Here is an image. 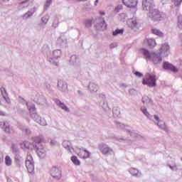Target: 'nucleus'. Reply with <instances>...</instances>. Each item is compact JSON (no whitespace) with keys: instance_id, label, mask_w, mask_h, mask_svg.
<instances>
[{"instance_id":"obj_24","label":"nucleus","mask_w":182,"mask_h":182,"mask_svg":"<svg viewBox=\"0 0 182 182\" xmlns=\"http://www.w3.org/2000/svg\"><path fill=\"white\" fill-rule=\"evenodd\" d=\"M129 173L132 176H137V174H139V170H137V169H136L134 168H131L129 169Z\"/></svg>"},{"instance_id":"obj_20","label":"nucleus","mask_w":182,"mask_h":182,"mask_svg":"<svg viewBox=\"0 0 182 182\" xmlns=\"http://www.w3.org/2000/svg\"><path fill=\"white\" fill-rule=\"evenodd\" d=\"M124 32V29H116L114 31L112 32L113 36H117V35H123V33Z\"/></svg>"},{"instance_id":"obj_14","label":"nucleus","mask_w":182,"mask_h":182,"mask_svg":"<svg viewBox=\"0 0 182 182\" xmlns=\"http://www.w3.org/2000/svg\"><path fill=\"white\" fill-rule=\"evenodd\" d=\"M78 156L79 157H80V159H89L90 153H89V151H87V150H80L78 153Z\"/></svg>"},{"instance_id":"obj_41","label":"nucleus","mask_w":182,"mask_h":182,"mask_svg":"<svg viewBox=\"0 0 182 182\" xmlns=\"http://www.w3.org/2000/svg\"><path fill=\"white\" fill-rule=\"evenodd\" d=\"M162 4H167L168 2V0H161Z\"/></svg>"},{"instance_id":"obj_16","label":"nucleus","mask_w":182,"mask_h":182,"mask_svg":"<svg viewBox=\"0 0 182 182\" xmlns=\"http://www.w3.org/2000/svg\"><path fill=\"white\" fill-rule=\"evenodd\" d=\"M56 104L58 105V106L61 107L63 110H65V112H69V108H68L67 106L65 104H63L62 102L57 100Z\"/></svg>"},{"instance_id":"obj_38","label":"nucleus","mask_w":182,"mask_h":182,"mask_svg":"<svg viewBox=\"0 0 182 182\" xmlns=\"http://www.w3.org/2000/svg\"><path fill=\"white\" fill-rule=\"evenodd\" d=\"M119 9H122V6H117L115 8V12H119Z\"/></svg>"},{"instance_id":"obj_42","label":"nucleus","mask_w":182,"mask_h":182,"mask_svg":"<svg viewBox=\"0 0 182 182\" xmlns=\"http://www.w3.org/2000/svg\"><path fill=\"white\" fill-rule=\"evenodd\" d=\"M132 23H133L134 26H136V24L137 23V21H136V20L132 21Z\"/></svg>"},{"instance_id":"obj_39","label":"nucleus","mask_w":182,"mask_h":182,"mask_svg":"<svg viewBox=\"0 0 182 182\" xmlns=\"http://www.w3.org/2000/svg\"><path fill=\"white\" fill-rule=\"evenodd\" d=\"M25 132H26V134H31V130H29V129H26Z\"/></svg>"},{"instance_id":"obj_9","label":"nucleus","mask_w":182,"mask_h":182,"mask_svg":"<svg viewBox=\"0 0 182 182\" xmlns=\"http://www.w3.org/2000/svg\"><path fill=\"white\" fill-rule=\"evenodd\" d=\"M161 56L162 55L159 54V53H154L151 60H152L155 65H157V63H161V61L163 60Z\"/></svg>"},{"instance_id":"obj_13","label":"nucleus","mask_w":182,"mask_h":182,"mask_svg":"<svg viewBox=\"0 0 182 182\" xmlns=\"http://www.w3.org/2000/svg\"><path fill=\"white\" fill-rule=\"evenodd\" d=\"M144 42V43H148V46L150 48H154L157 45L156 40L154 38H146Z\"/></svg>"},{"instance_id":"obj_4","label":"nucleus","mask_w":182,"mask_h":182,"mask_svg":"<svg viewBox=\"0 0 182 182\" xmlns=\"http://www.w3.org/2000/svg\"><path fill=\"white\" fill-rule=\"evenodd\" d=\"M50 174L55 180H60L62 178V170L58 167L53 166L50 170Z\"/></svg>"},{"instance_id":"obj_25","label":"nucleus","mask_w":182,"mask_h":182,"mask_svg":"<svg viewBox=\"0 0 182 182\" xmlns=\"http://www.w3.org/2000/svg\"><path fill=\"white\" fill-rule=\"evenodd\" d=\"M178 27L182 31V15L178 17Z\"/></svg>"},{"instance_id":"obj_15","label":"nucleus","mask_w":182,"mask_h":182,"mask_svg":"<svg viewBox=\"0 0 182 182\" xmlns=\"http://www.w3.org/2000/svg\"><path fill=\"white\" fill-rule=\"evenodd\" d=\"M151 32V33H153V35L159 36V38H163V36H164V33L161 32V31L156 28H152Z\"/></svg>"},{"instance_id":"obj_26","label":"nucleus","mask_w":182,"mask_h":182,"mask_svg":"<svg viewBox=\"0 0 182 182\" xmlns=\"http://www.w3.org/2000/svg\"><path fill=\"white\" fill-rule=\"evenodd\" d=\"M93 22V20L87 19L85 21L86 28H90L92 26V23Z\"/></svg>"},{"instance_id":"obj_43","label":"nucleus","mask_w":182,"mask_h":182,"mask_svg":"<svg viewBox=\"0 0 182 182\" xmlns=\"http://www.w3.org/2000/svg\"><path fill=\"white\" fill-rule=\"evenodd\" d=\"M0 116H5V112L0 111Z\"/></svg>"},{"instance_id":"obj_21","label":"nucleus","mask_w":182,"mask_h":182,"mask_svg":"<svg viewBox=\"0 0 182 182\" xmlns=\"http://www.w3.org/2000/svg\"><path fill=\"white\" fill-rule=\"evenodd\" d=\"M71 161H73V163L75 165V166H80V161H79L77 159V156H72L71 157Z\"/></svg>"},{"instance_id":"obj_2","label":"nucleus","mask_w":182,"mask_h":182,"mask_svg":"<svg viewBox=\"0 0 182 182\" xmlns=\"http://www.w3.org/2000/svg\"><path fill=\"white\" fill-rule=\"evenodd\" d=\"M147 16L154 22H160V21H163V15L161 14V12L157 9H154V7L149 10Z\"/></svg>"},{"instance_id":"obj_29","label":"nucleus","mask_w":182,"mask_h":182,"mask_svg":"<svg viewBox=\"0 0 182 182\" xmlns=\"http://www.w3.org/2000/svg\"><path fill=\"white\" fill-rule=\"evenodd\" d=\"M172 2L175 6H180V5H181L182 0H172Z\"/></svg>"},{"instance_id":"obj_19","label":"nucleus","mask_w":182,"mask_h":182,"mask_svg":"<svg viewBox=\"0 0 182 182\" xmlns=\"http://www.w3.org/2000/svg\"><path fill=\"white\" fill-rule=\"evenodd\" d=\"M58 86L60 87V90H63V87L65 89H68V85H66V84H65V82L62 80L58 81Z\"/></svg>"},{"instance_id":"obj_44","label":"nucleus","mask_w":182,"mask_h":182,"mask_svg":"<svg viewBox=\"0 0 182 182\" xmlns=\"http://www.w3.org/2000/svg\"><path fill=\"white\" fill-rule=\"evenodd\" d=\"M28 110H30V111H31V110H35V107L33 106V107H32L31 108H29V107H28Z\"/></svg>"},{"instance_id":"obj_10","label":"nucleus","mask_w":182,"mask_h":182,"mask_svg":"<svg viewBox=\"0 0 182 182\" xmlns=\"http://www.w3.org/2000/svg\"><path fill=\"white\" fill-rule=\"evenodd\" d=\"M164 68L167 70H171V72H173L174 73H177V72H178V69H177V68L168 62L164 63Z\"/></svg>"},{"instance_id":"obj_5","label":"nucleus","mask_w":182,"mask_h":182,"mask_svg":"<svg viewBox=\"0 0 182 182\" xmlns=\"http://www.w3.org/2000/svg\"><path fill=\"white\" fill-rule=\"evenodd\" d=\"M158 53L165 58L168 56V53H170V46L167 43L162 44L161 48L159 49Z\"/></svg>"},{"instance_id":"obj_11","label":"nucleus","mask_w":182,"mask_h":182,"mask_svg":"<svg viewBox=\"0 0 182 182\" xmlns=\"http://www.w3.org/2000/svg\"><path fill=\"white\" fill-rule=\"evenodd\" d=\"M0 126L1 129H4L6 133H9V134L14 133V129H11L6 122H1Z\"/></svg>"},{"instance_id":"obj_34","label":"nucleus","mask_w":182,"mask_h":182,"mask_svg":"<svg viewBox=\"0 0 182 182\" xmlns=\"http://www.w3.org/2000/svg\"><path fill=\"white\" fill-rule=\"evenodd\" d=\"M134 75H136V76H138V77H141V76H143V74L139 72H135Z\"/></svg>"},{"instance_id":"obj_45","label":"nucleus","mask_w":182,"mask_h":182,"mask_svg":"<svg viewBox=\"0 0 182 182\" xmlns=\"http://www.w3.org/2000/svg\"><path fill=\"white\" fill-rule=\"evenodd\" d=\"M100 15H105V12H100Z\"/></svg>"},{"instance_id":"obj_17","label":"nucleus","mask_w":182,"mask_h":182,"mask_svg":"<svg viewBox=\"0 0 182 182\" xmlns=\"http://www.w3.org/2000/svg\"><path fill=\"white\" fill-rule=\"evenodd\" d=\"M101 151L103 154H109V153H110V151H112V149L110 148H109L108 146H103L101 148Z\"/></svg>"},{"instance_id":"obj_30","label":"nucleus","mask_w":182,"mask_h":182,"mask_svg":"<svg viewBox=\"0 0 182 182\" xmlns=\"http://www.w3.org/2000/svg\"><path fill=\"white\" fill-rule=\"evenodd\" d=\"M53 55L54 58H55V59H58V58H59V56L60 55V51L54 50L53 53Z\"/></svg>"},{"instance_id":"obj_1","label":"nucleus","mask_w":182,"mask_h":182,"mask_svg":"<svg viewBox=\"0 0 182 182\" xmlns=\"http://www.w3.org/2000/svg\"><path fill=\"white\" fill-rule=\"evenodd\" d=\"M31 144L28 141H24L21 144V149H31L33 146L34 149H36L38 156H45V149L42 148V143H46V140L43 136H33L31 138Z\"/></svg>"},{"instance_id":"obj_28","label":"nucleus","mask_w":182,"mask_h":182,"mask_svg":"<svg viewBox=\"0 0 182 182\" xmlns=\"http://www.w3.org/2000/svg\"><path fill=\"white\" fill-rule=\"evenodd\" d=\"M141 110L142 113H144V114L146 116V117H149V116H150V114L147 111L146 107H141Z\"/></svg>"},{"instance_id":"obj_35","label":"nucleus","mask_w":182,"mask_h":182,"mask_svg":"<svg viewBox=\"0 0 182 182\" xmlns=\"http://www.w3.org/2000/svg\"><path fill=\"white\" fill-rule=\"evenodd\" d=\"M52 4V0H48L46 3V6H49Z\"/></svg>"},{"instance_id":"obj_48","label":"nucleus","mask_w":182,"mask_h":182,"mask_svg":"<svg viewBox=\"0 0 182 182\" xmlns=\"http://www.w3.org/2000/svg\"><path fill=\"white\" fill-rule=\"evenodd\" d=\"M102 25H105V21H102Z\"/></svg>"},{"instance_id":"obj_12","label":"nucleus","mask_w":182,"mask_h":182,"mask_svg":"<svg viewBox=\"0 0 182 182\" xmlns=\"http://www.w3.org/2000/svg\"><path fill=\"white\" fill-rule=\"evenodd\" d=\"M140 52L142 55H144L146 59H151V58H153V53H150V51L146 48H141Z\"/></svg>"},{"instance_id":"obj_27","label":"nucleus","mask_w":182,"mask_h":182,"mask_svg":"<svg viewBox=\"0 0 182 182\" xmlns=\"http://www.w3.org/2000/svg\"><path fill=\"white\" fill-rule=\"evenodd\" d=\"M0 90L3 97H5V96H8V93L6 92V90L5 89V87H1L0 88Z\"/></svg>"},{"instance_id":"obj_32","label":"nucleus","mask_w":182,"mask_h":182,"mask_svg":"<svg viewBox=\"0 0 182 182\" xmlns=\"http://www.w3.org/2000/svg\"><path fill=\"white\" fill-rule=\"evenodd\" d=\"M42 22H43V23H46V22H48V21H49V17L48 16H44L41 18Z\"/></svg>"},{"instance_id":"obj_33","label":"nucleus","mask_w":182,"mask_h":182,"mask_svg":"<svg viewBox=\"0 0 182 182\" xmlns=\"http://www.w3.org/2000/svg\"><path fill=\"white\" fill-rule=\"evenodd\" d=\"M4 100H6V103H11V99H9L7 96L3 97Z\"/></svg>"},{"instance_id":"obj_7","label":"nucleus","mask_w":182,"mask_h":182,"mask_svg":"<svg viewBox=\"0 0 182 182\" xmlns=\"http://www.w3.org/2000/svg\"><path fill=\"white\" fill-rule=\"evenodd\" d=\"M142 6L145 11H149L154 8V4H153V0H142Z\"/></svg>"},{"instance_id":"obj_31","label":"nucleus","mask_w":182,"mask_h":182,"mask_svg":"<svg viewBox=\"0 0 182 182\" xmlns=\"http://www.w3.org/2000/svg\"><path fill=\"white\" fill-rule=\"evenodd\" d=\"M142 102L143 103H148V102H150V98L147 96H144L142 97Z\"/></svg>"},{"instance_id":"obj_47","label":"nucleus","mask_w":182,"mask_h":182,"mask_svg":"<svg viewBox=\"0 0 182 182\" xmlns=\"http://www.w3.org/2000/svg\"><path fill=\"white\" fill-rule=\"evenodd\" d=\"M4 1V2H8V1H9V0H3Z\"/></svg>"},{"instance_id":"obj_22","label":"nucleus","mask_w":182,"mask_h":182,"mask_svg":"<svg viewBox=\"0 0 182 182\" xmlns=\"http://www.w3.org/2000/svg\"><path fill=\"white\" fill-rule=\"evenodd\" d=\"M20 8H28L29 6V1L25 0L19 4Z\"/></svg>"},{"instance_id":"obj_8","label":"nucleus","mask_w":182,"mask_h":182,"mask_svg":"<svg viewBox=\"0 0 182 182\" xmlns=\"http://www.w3.org/2000/svg\"><path fill=\"white\" fill-rule=\"evenodd\" d=\"M26 167L28 173H33V171H35V166L33 165V160L26 159Z\"/></svg>"},{"instance_id":"obj_23","label":"nucleus","mask_w":182,"mask_h":182,"mask_svg":"<svg viewBox=\"0 0 182 182\" xmlns=\"http://www.w3.org/2000/svg\"><path fill=\"white\" fill-rule=\"evenodd\" d=\"M5 164H6V166H11L12 165V159H11V156H6Z\"/></svg>"},{"instance_id":"obj_3","label":"nucleus","mask_w":182,"mask_h":182,"mask_svg":"<svg viewBox=\"0 0 182 182\" xmlns=\"http://www.w3.org/2000/svg\"><path fill=\"white\" fill-rule=\"evenodd\" d=\"M157 78L154 74H147L143 79V85H146L149 87H156Z\"/></svg>"},{"instance_id":"obj_18","label":"nucleus","mask_w":182,"mask_h":182,"mask_svg":"<svg viewBox=\"0 0 182 182\" xmlns=\"http://www.w3.org/2000/svg\"><path fill=\"white\" fill-rule=\"evenodd\" d=\"M35 14V9H33L31 11H28L23 15V18L24 19H28V18H30V16H32Z\"/></svg>"},{"instance_id":"obj_37","label":"nucleus","mask_w":182,"mask_h":182,"mask_svg":"<svg viewBox=\"0 0 182 182\" xmlns=\"http://www.w3.org/2000/svg\"><path fill=\"white\" fill-rule=\"evenodd\" d=\"M154 119L156 120V122H159L160 119L159 118V116L154 115Z\"/></svg>"},{"instance_id":"obj_36","label":"nucleus","mask_w":182,"mask_h":182,"mask_svg":"<svg viewBox=\"0 0 182 182\" xmlns=\"http://www.w3.org/2000/svg\"><path fill=\"white\" fill-rule=\"evenodd\" d=\"M50 144H51V146H55V144H56V141L52 140L50 141Z\"/></svg>"},{"instance_id":"obj_6","label":"nucleus","mask_w":182,"mask_h":182,"mask_svg":"<svg viewBox=\"0 0 182 182\" xmlns=\"http://www.w3.org/2000/svg\"><path fill=\"white\" fill-rule=\"evenodd\" d=\"M122 2L128 8H135V6H137L139 0H122Z\"/></svg>"},{"instance_id":"obj_40","label":"nucleus","mask_w":182,"mask_h":182,"mask_svg":"<svg viewBox=\"0 0 182 182\" xmlns=\"http://www.w3.org/2000/svg\"><path fill=\"white\" fill-rule=\"evenodd\" d=\"M68 144V141H64L63 142V146H64V147L65 148V149H68V147H69V146H66V144Z\"/></svg>"},{"instance_id":"obj_46","label":"nucleus","mask_w":182,"mask_h":182,"mask_svg":"<svg viewBox=\"0 0 182 182\" xmlns=\"http://www.w3.org/2000/svg\"><path fill=\"white\" fill-rule=\"evenodd\" d=\"M99 2V0H96L95 1V4H97Z\"/></svg>"}]
</instances>
